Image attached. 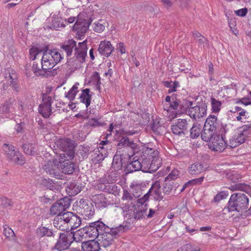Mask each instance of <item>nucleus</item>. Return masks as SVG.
Wrapping results in <instances>:
<instances>
[{
    "label": "nucleus",
    "mask_w": 251,
    "mask_h": 251,
    "mask_svg": "<svg viewBox=\"0 0 251 251\" xmlns=\"http://www.w3.org/2000/svg\"><path fill=\"white\" fill-rule=\"evenodd\" d=\"M141 163H143V164H146L145 165V166H147L148 168H150V169L151 170H152V171H151L150 172H149V173H153L154 172H155L157 169H158V167H156V168H154V166H153V163L152 162V161H151V159H150L149 158L148 159V160H145L144 161H142L141 162Z\"/></svg>",
    "instance_id": "nucleus-57"
},
{
    "label": "nucleus",
    "mask_w": 251,
    "mask_h": 251,
    "mask_svg": "<svg viewBox=\"0 0 251 251\" xmlns=\"http://www.w3.org/2000/svg\"><path fill=\"white\" fill-rule=\"evenodd\" d=\"M55 165L52 162L48 161L47 163H46L44 165L43 169L46 171L47 174H50V175L53 176H57V173L55 172L54 167H55Z\"/></svg>",
    "instance_id": "nucleus-39"
},
{
    "label": "nucleus",
    "mask_w": 251,
    "mask_h": 251,
    "mask_svg": "<svg viewBox=\"0 0 251 251\" xmlns=\"http://www.w3.org/2000/svg\"><path fill=\"white\" fill-rule=\"evenodd\" d=\"M248 8L246 7L235 11L236 15L239 17H245L248 13Z\"/></svg>",
    "instance_id": "nucleus-63"
},
{
    "label": "nucleus",
    "mask_w": 251,
    "mask_h": 251,
    "mask_svg": "<svg viewBox=\"0 0 251 251\" xmlns=\"http://www.w3.org/2000/svg\"><path fill=\"white\" fill-rule=\"evenodd\" d=\"M52 24L51 26H47L48 28L53 29L56 30H59L60 27H65L64 20L61 17L54 16L52 17Z\"/></svg>",
    "instance_id": "nucleus-35"
},
{
    "label": "nucleus",
    "mask_w": 251,
    "mask_h": 251,
    "mask_svg": "<svg viewBox=\"0 0 251 251\" xmlns=\"http://www.w3.org/2000/svg\"><path fill=\"white\" fill-rule=\"evenodd\" d=\"M116 132L123 135L125 136L133 135L138 133L137 131L134 130H125L124 129H120L119 130H116Z\"/></svg>",
    "instance_id": "nucleus-55"
},
{
    "label": "nucleus",
    "mask_w": 251,
    "mask_h": 251,
    "mask_svg": "<svg viewBox=\"0 0 251 251\" xmlns=\"http://www.w3.org/2000/svg\"><path fill=\"white\" fill-rule=\"evenodd\" d=\"M115 138L118 142L116 145L118 150H121L125 147H128L134 150L137 148V144L127 136H123L116 132Z\"/></svg>",
    "instance_id": "nucleus-15"
},
{
    "label": "nucleus",
    "mask_w": 251,
    "mask_h": 251,
    "mask_svg": "<svg viewBox=\"0 0 251 251\" xmlns=\"http://www.w3.org/2000/svg\"><path fill=\"white\" fill-rule=\"evenodd\" d=\"M129 229L128 225L115 226L110 223L105 224L99 220L79 229L78 233L80 236L85 238H98L102 247L105 248L113 243L114 239L118 237L119 233L124 232Z\"/></svg>",
    "instance_id": "nucleus-1"
},
{
    "label": "nucleus",
    "mask_w": 251,
    "mask_h": 251,
    "mask_svg": "<svg viewBox=\"0 0 251 251\" xmlns=\"http://www.w3.org/2000/svg\"><path fill=\"white\" fill-rule=\"evenodd\" d=\"M75 48H77L76 42L73 39L65 41L60 46L61 49L66 52L67 57L71 56L73 49L75 50Z\"/></svg>",
    "instance_id": "nucleus-26"
},
{
    "label": "nucleus",
    "mask_w": 251,
    "mask_h": 251,
    "mask_svg": "<svg viewBox=\"0 0 251 251\" xmlns=\"http://www.w3.org/2000/svg\"><path fill=\"white\" fill-rule=\"evenodd\" d=\"M74 216V213L72 212H64L62 214H59L54 219L53 224L54 226H58L61 231L66 230L65 226H68L71 218Z\"/></svg>",
    "instance_id": "nucleus-14"
},
{
    "label": "nucleus",
    "mask_w": 251,
    "mask_h": 251,
    "mask_svg": "<svg viewBox=\"0 0 251 251\" xmlns=\"http://www.w3.org/2000/svg\"><path fill=\"white\" fill-rule=\"evenodd\" d=\"M227 191H223L218 193L214 198L212 201L219 202L221 200L226 199L228 196Z\"/></svg>",
    "instance_id": "nucleus-51"
},
{
    "label": "nucleus",
    "mask_w": 251,
    "mask_h": 251,
    "mask_svg": "<svg viewBox=\"0 0 251 251\" xmlns=\"http://www.w3.org/2000/svg\"><path fill=\"white\" fill-rule=\"evenodd\" d=\"M63 57L58 51L57 49H49V46H44V51L41 60V68L45 73L52 69L61 60Z\"/></svg>",
    "instance_id": "nucleus-2"
},
{
    "label": "nucleus",
    "mask_w": 251,
    "mask_h": 251,
    "mask_svg": "<svg viewBox=\"0 0 251 251\" xmlns=\"http://www.w3.org/2000/svg\"><path fill=\"white\" fill-rule=\"evenodd\" d=\"M130 209H128V213L126 214L128 215V219H133L134 220H138L142 219L144 215L141 211L138 209L135 204L132 205Z\"/></svg>",
    "instance_id": "nucleus-30"
},
{
    "label": "nucleus",
    "mask_w": 251,
    "mask_h": 251,
    "mask_svg": "<svg viewBox=\"0 0 251 251\" xmlns=\"http://www.w3.org/2000/svg\"><path fill=\"white\" fill-rule=\"evenodd\" d=\"M161 186L159 181H155L151 187L149 189L148 192L144 195L143 198H141L140 201H147L149 196L152 195L154 200L156 201H161L163 199V196L160 190Z\"/></svg>",
    "instance_id": "nucleus-13"
},
{
    "label": "nucleus",
    "mask_w": 251,
    "mask_h": 251,
    "mask_svg": "<svg viewBox=\"0 0 251 251\" xmlns=\"http://www.w3.org/2000/svg\"><path fill=\"white\" fill-rule=\"evenodd\" d=\"M56 145L63 152L59 156L73 159L75 154V142L69 138L60 139L57 141Z\"/></svg>",
    "instance_id": "nucleus-8"
},
{
    "label": "nucleus",
    "mask_w": 251,
    "mask_h": 251,
    "mask_svg": "<svg viewBox=\"0 0 251 251\" xmlns=\"http://www.w3.org/2000/svg\"><path fill=\"white\" fill-rule=\"evenodd\" d=\"M3 149L6 154V157L9 155V154H11L12 152L16 151L15 147L11 144H4L3 145Z\"/></svg>",
    "instance_id": "nucleus-48"
},
{
    "label": "nucleus",
    "mask_w": 251,
    "mask_h": 251,
    "mask_svg": "<svg viewBox=\"0 0 251 251\" xmlns=\"http://www.w3.org/2000/svg\"><path fill=\"white\" fill-rule=\"evenodd\" d=\"M193 105V101L188 100L187 99H183L182 100H179V107L178 108V113L179 114H183L187 112V110Z\"/></svg>",
    "instance_id": "nucleus-36"
},
{
    "label": "nucleus",
    "mask_w": 251,
    "mask_h": 251,
    "mask_svg": "<svg viewBox=\"0 0 251 251\" xmlns=\"http://www.w3.org/2000/svg\"><path fill=\"white\" fill-rule=\"evenodd\" d=\"M107 155V151L103 147H99L93 150L92 161L94 164L101 163Z\"/></svg>",
    "instance_id": "nucleus-19"
},
{
    "label": "nucleus",
    "mask_w": 251,
    "mask_h": 251,
    "mask_svg": "<svg viewBox=\"0 0 251 251\" xmlns=\"http://www.w3.org/2000/svg\"><path fill=\"white\" fill-rule=\"evenodd\" d=\"M16 103L15 100L10 98L4 102L0 104V114H7L12 112L14 110V104Z\"/></svg>",
    "instance_id": "nucleus-23"
},
{
    "label": "nucleus",
    "mask_w": 251,
    "mask_h": 251,
    "mask_svg": "<svg viewBox=\"0 0 251 251\" xmlns=\"http://www.w3.org/2000/svg\"><path fill=\"white\" fill-rule=\"evenodd\" d=\"M88 125L91 127H96L97 126H102L103 124L99 122L98 119L92 118L89 121Z\"/></svg>",
    "instance_id": "nucleus-61"
},
{
    "label": "nucleus",
    "mask_w": 251,
    "mask_h": 251,
    "mask_svg": "<svg viewBox=\"0 0 251 251\" xmlns=\"http://www.w3.org/2000/svg\"><path fill=\"white\" fill-rule=\"evenodd\" d=\"M59 166L62 172L66 174L71 175L76 170V164L71 161L72 159L59 156Z\"/></svg>",
    "instance_id": "nucleus-17"
},
{
    "label": "nucleus",
    "mask_w": 251,
    "mask_h": 251,
    "mask_svg": "<svg viewBox=\"0 0 251 251\" xmlns=\"http://www.w3.org/2000/svg\"><path fill=\"white\" fill-rule=\"evenodd\" d=\"M114 48L110 41H101L99 45L98 50L100 54L106 57L109 56L114 51Z\"/></svg>",
    "instance_id": "nucleus-20"
},
{
    "label": "nucleus",
    "mask_w": 251,
    "mask_h": 251,
    "mask_svg": "<svg viewBox=\"0 0 251 251\" xmlns=\"http://www.w3.org/2000/svg\"><path fill=\"white\" fill-rule=\"evenodd\" d=\"M79 213L85 219H89L94 216L95 210L91 201L81 199L79 201Z\"/></svg>",
    "instance_id": "nucleus-12"
},
{
    "label": "nucleus",
    "mask_w": 251,
    "mask_h": 251,
    "mask_svg": "<svg viewBox=\"0 0 251 251\" xmlns=\"http://www.w3.org/2000/svg\"><path fill=\"white\" fill-rule=\"evenodd\" d=\"M189 125L185 119H178L175 120L171 126L174 134L181 137H187L189 134Z\"/></svg>",
    "instance_id": "nucleus-9"
},
{
    "label": "nucleus",
    "mask_w": 251,
    "mask_h": 251,
    "mask_svg": "<svg viewBox=\"0 0 251 251\" xmlns=\"http://www.w3.org/2000/svg\"><path fill=\"white\" fill-rule=\"evenodd\" d=\"M228 188L232 191L239 190L245 192L247 193L251 192V186L245 183H236L231 185Z\"/></svg>",
    "instance_id": "nucleus-37"
},
{
    "label": "nucleus",
    "mask_w": 251,
    "mask_h": 251,
    "mask_svg": "<svg viewBox=\"0 0 251 251\" xmlns=\"http://www.w3.org/2000/svg\"><path fill=\"white\" fill-rule=\"evenodd\" d=\"M140 199L137 200V207L142 212L143 215H144L147 210V204L146 203V201H140Z\"/></svg>",
    "instance_id": "nucleus-56"
},
{
    "label": "nucleus",
    "mask_w": 251,
    "mask_h": 251,
    "mask_svg": "<svg viewBox=\"0 0 251 251\" xmlns=\"http://www.w3.org/2000/svg\"><path fill=\"white\" fill-rule=\"evenodd\" d=\"M242 178L241 176L238 174H230L228 176V179L232 182L234 183V184L236 183H241L239 182L240 180Z\"/></svg>",
    "instance_id": "nucleus-54"
},
{
    "label": "nucleus",
    "mask_w": 251,
    "mask_h": 251,
    "mask_svg": "<svg viewBox=\"0 0 251 251\" xmlns=\"http://www.w3.org/2000/svg\"><path fill=\"white\" fill-rule=\"evenodd\" d=\"M249 202V200L246 195L242 193H234L230 196L226 208L229 212H242L248 208Z\"/></svg>",
    "instance_id": "nucleus-3"
},
{
    "label": "nucleus",
    "mask_w": 251,
    "mask_h": 251,
    "mask_svg": "<svg viewBox=\"0 0 251 251\" xmlns=\"http://www.w3.org/2000/svg\"><path fill=\"white\" fill-rule=\"evenodd\" d=\"M205 170L203 164L198 161L190 165L188 168V172L191 175H198Z\"/></svg>",
    "instance_id": "nucleus-28"
},
{
    "label": "nucleus",
    "mask_w": 251,
    "mask_h": 251,
    "mask_svg": "<svg viewBox=\"0 0 251 251\" xmlns=\"http://www.w3.org/2000/svg\"><path fill=\"white\" fill-rule=\"evenodd\" d=\"M203 130H201V126L198 123H194L192 127L189 129L190 137L192 139L197 138L200 135H201Z\"/></svg>",
    "instance_id": "nucleus-34"
},
{
    "label": "nucleus",
    "mask_w": 251,
    "mask_h": 251,
    "mask_svg": "<svg viewBox=\"0 0 251 251\" xmlns=\"http://www.w3.org/2000/svg\"><path fill=\"white\" fill-rule=\"evenodd\" d=\"M81 187L75 182H72L68 187L69 192L73 196L79 193L81 190Z\"/></svg>",
    "instance_id": "nucleus-45"
},
{
    "label": "nucleus",
    "mask_w": 251,
    "mask_h": 251,
    "mask_svg": "<svg viewBox=\"0 0 251 251\" xmlns=\"http://www.w3.org/2000/svg\"><path fill=\"white\" fill-rule=\"evenodd\" d=\"M180 87L179 82L177 81H175L173 84L171 85V87L168 91V93L170 94L176 91L177 88Z\"/></svg>",
    "instance_id": "nucleus-60"
},
{
    "label": "nucleus",
    "mask_w": 251,
    "mask_h": 251,
    "mask_svg": "<svg viewBox=\"0 0 251 251\" xmlns=\"http://www.w3.org/2000/svg\"><path fill=\"white\" fill-rule=\"evenodd\" d=\"M74 57L80 63H83L85 62V58L87 56V52L79 51L77 48L75 49Z\"/></svg>",
    "instance_id": "nucleus-41"
},
{
    "label": "nucleus",
    "mask_w": 251,
    "mask_h": 251,
    "mask_svg": "<svg viewBox=\"0 0 251 251\" xmlns=\"http://www.w3.org/2000/svg\"><path fill=\"white\" fill-rule=\"evenodd\" d=\"M78 85L79 83L76 82L70 90L65 93V97L68 98L70 101H72L75 99V97L78 92L77 90Z\"/></svg>",
    "instance_id": "nucleus-38"
},
{
    "label": "nucleus",
    "mask_w": 251,
    "mask_h": 251,
    "mask_svg": "<svg viewBox=\"0 0 251 251\" xmlns=\"http://www.w3.org/2000/svg\"><path fill=\"white\" fill-rule=\"evenodd\" d=\"M87 40H85L82 42H79L78 43V46L77 47V49H78L79 51H84L85 52H87Z\"/></svg>",
    "instance_id": "nucleus-59"
},
{
    "label": "nucleus",
    "mask_w": 251,
    "mask_h": 251,
    "mask_svg": "<svg viewBox=\"0 0 251 251\" xmlns=\"http://www.w3.org/2000/svg\"><path fill=\"white\" fill-rule=\"evenodd\" d=\"M108 187V188H103V190L105 192H108L109 193L114 194L117 191L118 187L116 184H113L111 185H109Z\"/></svg>",
    "instance_id": "nucleus-62"
},
{
    "label": "nucleus",
    "mask_w": 251,
    "mask_h": 251,
    "mask_svg": "<svg viewBox=\"0 0 251 251\" xmlns=\"http://www.w3.org/2000/svg\"><path fill=\"white\" fill-rule=\"evenodd\" d=\"M246 137V136L240 132L235 134L229 140V148H233L244 143Z\"/></svg>",
    "instance_id": "nucleus-27"
},
{
    "label": "nucleus",
    "mask_w": 251,
    "mask_h": 251,
    "mask_svg": "<svg viewBox=\"0 0 251 251\" xmlns=\"http://www.w3.org/2000/svg\"><path fill=\"white\" fill-rule=\"evenodd\" d=\"M101 243L100 244L95 239L83 242L81 244L82 251H100L101 250Z\"/></svg>",
    "instance_id": "nucleus-21"
},
{
    "label": "nucleus",
    "mask_w": 251,
    "mask_h": 251,
    "mask_svg": "<svg viewBox=\"0 0 251 251\" xmlns=\"http://www.w3.org/2000/svg\"><path fill=\"white\" fill-rule=\"evenodd\" d=\"M219 126L217 117L210 114L206 119L201 134V139L205 142H208L216 135L217 129Z\"/></svg>",
    "instance_id": "nucleus-4"
},
{
    "label": "nucleus",
    "mask_w": 251,
    "mask_h": 251,
    "mask_svg": "<svg viewBox=\"0 0 251 251\" xmlns=\"http://www.w3.org/2000/svg\"><path fill=\"white\" fill-rule=\"evenodd\" d=\"M37 234L41 237H55L58 233V230L49 228L44 226H40L36 230Z\"/></svg>",
    "instance_id": "nucleus-25"
},
{
    "label": "nucleus",
    "mask_w": 251,
    "mask_h": 251,
    "mask_svg": "<svg viewBox=\"0 0 251 251\" xmlns=\"http://www.w3.org/2000/svg\"><path fill=\"white\" fill-rule=\"evenodd\" d=\"M207 103L205 100H201L197 102L196 105L189 108L188 112L190 117L193 119H200L206 115Z\"/></svg>",
    "instance_id": "nucleus-10"
},
{
    "label": "nucleus",
    "mask_w": 251,
    "mask_h": 251,
    "mask_svg": "<svg viewBox=\"0 0 251 251\" xmlns=\"http://www.w3.org/2000/svg\"><path fill=\"white\" fill-rule=\"evenodd\" d=\"M90 200L95 204L96 208L98 209L105 208L110 204V201L105 195L102 193L92 195Z\"/></svg>",
    "instance_id": "nucleus-18"
},
{
    "label": "nucleus",
    "mask_w": 251,
    "mask_h": 251,
    "mask_svg": "<svg viewBox=\"0 0 251 251\" xmlns=\"http://www.w3.org/2000/svg\"><path fill=\"white\" fill-rule=\"evenodd\" d=\"M93 20L86 12H82L77 16V20L72 30L77 32L78 39H81V37L84 36L86 33Z\"/></svg>",
    "instance_id": "nucleus-5"
},
{
    "label": "nucleus",
    "mask_w": 251,
    "mask_h": 251,
    "mask_svg": "<svg viewBox=\"0 0 251 251\" xmlns=\"http://www.w3.org/2000/svg\"><path fill=\"white\" fill-rule=\"evenodd\" d=\"M42 101L43 103L39 105L40 107L43 105L51 106V97L47 96V94H42Z\"/></svg>",
    "instance_id": "nucleus-50"
},
{
    "label": "nucleus",
    "mask_w": 251,
    "mask_h": 251,
    "mask_svg": "<svg viewBox=\"0 0 251 251\" xmlns=\"http://www.w3.org/2000/svg\"><path fill=\"white\" fill-rule=\"evenodd\" d=\"M5 78L10 80H17L16 71L11 68H8L5 71Z\"/></svg>",
    "instance_id": "nucleus-43"
},
{
    "label": "nucleus",
    "mask_w": 251,
    "mask_h": 251,
    "mask_svg": "<svg viewBox=\"0 0 251 251\" xmlns=\"http://www.w3.org/2000/svg\"><path fill=\"white\" fill-rule=\"evenodd\" d=\"M211 110L213 113H218L220 110L222 106V102L221 101L217 100L213 97L211 98Z\"/></svg>",
    "instance_id": "nucleus-42"
},
{
    "label": "nucleus",
    "mask_w": 251,
    "mask_h": 251,
    "mask_svg": "<svg viewBox=\"0 0 251 251\" xmlns=\"http://www.w3.org/2000/svg\"><path fill=\"white\" fill-rule=\"evenodd\" d=\"M38 112L44 118L48 119L52 113L51 106L43 105L40 107V105H39Z\"/></svg>",
    "instance_id": "nucleus-40"
},
{
    "label": "nucleus",
    "mask_w": 251,
    "mask_h": 251,
    "mask_svg": "<svg viewBox=\"0 0 251 251\" xmlns=\"http://www.w3.org/2000/svg\"><path fill=\"white\" fill-rule=\"evenodd\" d=\"M71 199L68 197H65L55 202L50 208L51 215L62 214L70 206Z\"/></svg>",
    "instance_id": "nucleus-11"
},
{
    "label": "nucleus",
    "mask_w": 251,
    "mask_h": 251,
    "mask_svg": "<svg viewBox=\"0 0 251 251\" xmlns=\"http://www.w3.org/2000/svg\"><path fill=\"white\" fill-rule=\"evenodd\" d=\"M7 158L16 165H23L25 162V157L19 150L9 154V155H7Z\"/></svg>",
    "instance_id": "nucleus-24"
},
{
    "label": "nucleus",
    "mask_w": 251,
    "mask_h": 251,
    "mask_svg": "<svg viewBox=\"0 0 251 251\" xmlns=\"http://www.w3.org/2000/svg\"><path fill=\"white\" fill-rule=\"evenodd\" d=\"M127 156L128 161L124 167V170L126 172V173H131L139 171H142L143 172L152 171V170H151L150 168L145 166V163H141V159L138 158L137 156L132 158L128 154Z\"/></svg>",
    "instance_id": "nucleus-7"
},
{
    "label": "nucleus",
    "mask_w": 251,
    "mask_h": 251,
    "mask_svg": "<svg viewBox=\"0 0 251 251\" xmlns=\"http://www.w3.org/2000/svg\"><path fill=\"white\" fill-rule=\"evenodd\" d=\"M63 232H59L56 235H58L57 242L54 248L58 251L68 249L75 240V234L73 231L65 230Z\"/></svg>",
    "instance_id": "nucleus-6"
},
{
    "label": "nucleus",
    "mask_w": 251,
    "mask_h": 251,
    "mask_svg": "<svg viewBox=\"0 0 251 251\" xmlns=\"http://www.w3.org/2000/svg\"><path fill=\"white\" fill-rule=\"evenodd\" d=\"M40 184L45 189L52 191L58 190L60 185L57 182L50 178H42L40 180Z\"/></svg>",
    "instance_id": "nucleus-29"
},
{
    "label": "nucleus",
    "mask_w": 251,
    "mask_h": 251,
    "mask_svg": "<svg viewBox=\"0 0 251 251\" xmlns=\"http://www.w3.org/2000/svg\"><path fill=\"white\" fill-rule=\"evenodd\" d=\"M174 181H173L165 182V185L162 188L164 194L167 195H170L174 188Z\"/></svg>",
    "instance_id": "nucleus-46"
},
{
    "label": "nucleus",
    "mask_w": 251,
    "mask_h": 251,
    "mask_svg": "<svg viewBox=\"0 0 251 251\" xmlns=\"http://www.w3.org/2000/svg\"><path fill=\"white\" fill-rule=\"evenodd\" d=\"M177 251H200V249H194L190 244L183 245L181 248L177 250Z\"/></svg>",
    "instance_id": "nucleus-58"
},
{
    "label": "nucleus",
    "mask_w": 251,
    "mask_h": 251,
    "mask_svg": "<svg viewBox=\"0 0 251 251\" xmlns=\"http://www.w3.org/2000/svg\"><path fill=\"white\" fill-rule=\"evenodd\" d=\"M126 158L123 154H115L113 158L112 168L115 171L124 169L125 165H126Z\"/></svg>",
    "instance_id": "nucleus-22"
},
{
    "label": "nucleus",
    "mask_w": 251,
    "mask_h": 251,
    "mask_svg": "<svg viewBox=\"0 0 251 251\" xmlns=\"http://www.w3.org/2000/svg\"><path fill=\"white\" fill-rule=\"evenodd\" d=\"M92 93L90 94L89 88H86L81 90V94L79 96L80 101L85 104L87 108L91 104Z\"/></svg>",
    "instance_id": "nucleus-31"
},
{
    "label": "nucleus",
    "mask_w": 251,
    "mask_h": 251,
    "mask_svg": "<svg viewBox=\"0 0 251 251\" xmlns=\"http://www.w3.org/2000/svg\"><path fill=\"white\" fill-rule=\"evenodd\" d=\"M179 175V172L177 170L174 169L169 174V175L165 178V182L168 181H173L176 179Z\"/></svg>",
    "instance_id": "nucleus-49"
},
{
    "label": "nucleus",
    "mask_w": 251,
    "mask_h": 251,
    "mask_svg": "<svg viewBox=\"0 0 251 251\" xmlns=\"http://www.w3.org/2000/svg\"><path fill=\"white\" fill-rule=\"evenodd\" d=\"M239 129H241L240 132L243 133V134L247 137L248 136V135L251 134V129H250V128L247 127V125H244L239 127Z\"/></svg>",
    "instance_id": "nucleus-64"
},
{
    "label": "nucleus",
    "mask_w": 251,
    "mask_h": 251,
    "mask_svg": "<svg viewBox=\"0 0 251 251\" xmlns=\"http://www.w3.org/2000/svg\"><path fill=\"white\" fill-rule=\"evenodd\" d=\"M21 148L26 155L35 156L37 154L36 146L33 143L26 142L22 145Z\"/></svg>",
    "instance_id": "nucleus-32"
},
{
    "label": "nucleus",
    "mask_w": 251,
    "mask_h": 251,
    "mask_svg": "<svg viewBox=\"0 0 251 251\" xmlns=\"http://www.w3.org/2000/svg\"><path fill=\"white\" fill-rule=\"evenodd\" d=\"M209 142H211L209 145V148L215 151L222 152L226 148H229V145L227 144L223 137L217 134L215 135Z\"/></svg>",
    "instance_id": "nucleus-16"
},
{
    "label": "nucleus",
    "mask_w": 251,
    "mask_h": 251,
    "mask_svg": "<svg viewBox=\"0 0 251 251\" xmlns=\"http://www.w3.org/2000/svg\"><path fill=\"white\" fill-rule=\"evenodd\" d=\"M179 100L176 98V95H173L171 102L170 103V107L173 110H177L179 107Z\"/></svg>",
    "instance_id": "nucleus-52"
},
{
    "label": "nucleus",
    "mask_w": 251,
    "mask_h": 251,
    "mask_svg": "<svg viewBox=\"0 0 251 251\" xmlns=\"http://www.w3.org/2000/svg\"><path fill=\"white\" fill-rule=\"evenodd\" d=\"M71 218L69 224L68 226H65L66 230L71 231L72 230L75 229L80 226L81 224V220L80 217L74 213V216Z\"/></svg>",
    "instance_id": "nucleus-33"
},
{
    "label": "nucleus",
    "mask_w": 251,
    "mask_h": 251,
    "mask_svg": "<svg viewBox=\"0 0 251 251\" xmlns=\"http://www.w3.org/2000/svg\"><path fill=\"white\" fill-rule=\"evenodd\" d=\"M44 51V47L42 49H40L35 47H32L30 49L29 51L30 59L32 60H35L39 53L43 52V54Z\"/></svg>",
    "instance_id": "nucleus-44"
},
{
    "label": "nucleus",
    "mask_w": 251,
    "mask_h": 251,
    "mask_svg": "<svg viewBox=\"0 0 251 251\" xmlns=\"http://www.w3.org/2000/svg\"><path fill=\"white\" fill-rule=\"evenodd\" d=\"M146 151L148 152L149 158L152 160V162L155 161L156 158L158 157L159 151L156 150L152 148H147Z\"/></svg>",
    "instance_id": "nucleus-47"
},
{
    "label": "nucleus",
    "mask_w": 251,
    "mask_h": 251,
    "mask_svg": "<svg viewBox=\"0 0 251 251\" xmlns=\"http://www.w3.org/2000/svg\"><path fill=\"white\" fill-rule=\"evenodd\" d=\"M32 71L34 74L36 75H42L44 76L45 75V74L46 73H45L43 71V70L41 69L40 68L38 67V65L37 63H36L35 62L33 63V66H32Z\"/></svg>",
    "instance_id": "nucleus-53"
}]
</instances>
